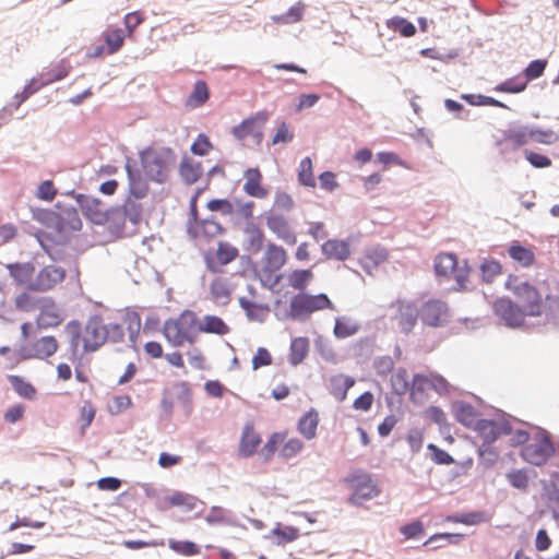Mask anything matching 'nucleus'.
Instances as JSON below:
<instances>
[{"label": "nucleus", "mask_w": 559, "mask_h": 559, "mask_svg": "<svg viewBox=\"0 0 559 559\" xmlns=\"http://www.w3.org/2000/svg\"><path fill=\"white\" fill-rule=\"evenodd\" d=\"M206 207L211 212H219L225 216L231 215L234 213V205L227 199H213L207 202Z\"/></svg>", "instance_id": "62"}, {"label": "nucleus", "mask_w": 559, "mask_h": 559, "mask_svg": "<svg viewBox=\"0 0 559 559\" xmlns=\"http://www.w3.org/2000/svg\"><path fill=\"white\" fill-rule=\"evenodd\" d=\"M332 307L333 305L325 294H297L290 300L289 311L293 318H301Z\"/></svg>", "instance_id": "9"}, {"label": "nucleus", "mask_w": 559, "mask_h": 559, "mask_svg": "<svg viewBox=\"0 0 559 559\" xmlns=\"http://www.w3.org/2000/svg\"><path fill=\"white\" fill-rule=\"evenodd\" d=\"M261 443L260 435L255 431L252 424H247L243 427L240 442H239V454L242 456H251L257 448Z\"/></svg>", "instance_id": "29"}, {"label": "nucleus", "mask_w": 559, "mask_h": 559, "mask_svg": "<svg viewBox=\"0 0 559 559\" xmlns=\"http://www.w3.org/2000/svg\"><path fill=\"white\" fill-rule=\"evenodd\" d=\"M78 202L83 215L94 224L100 225L108 221L109 213L100 200L90 195H80Z\"/></svg>", "instance_id": "20"}, {"label": "nucleus", "mask_w": 559, "mask_h": 559, "mask_svg": "<svg viewBox=\"0 0 559 559\" xmlns=\"http://www.w3.org/2000/svg\"><path fill=\"white\" fill-rule=\"evenodd\" d=\"M386 260L388 251L383 247L376 246L366 249L360 258V264L368 274H372L373 270Z\"/></svg>", "instance_id": "28"}, {"label": "nucleus", "mask_w": 559, "mask_h": 559, "mask_svg": "<svg viewBox=\"0 0 559 559\" xmlns=\"http://www.w3.org/2000/svg\"><path fill=\"white\" fill-rule=\"evenodd\" d=\"M64 277L66 271L61 266L55 264L46 265L35 273L31 290L40 293L51 290L61 284Z\"/></svg>", "instance_id": "12"}, {"label": "nucleus", "mask_w": 559, "mask_h": 559, "mask_svg": "<svg viewBox=\"0 0 559 559\" xmlns=\"http://www.w3.org/2000/svg\"><path fill=\"white\" fill-rule=\"evenodd\" d=\"M558 134L551 129H542L538 126L530 124V140L537 143L550 145L558 141Z\"/></svg>", "instance_id": "47"}, {"label": "nucleus", "mask_w": 559, "mask_h": 559, "mask_svg": "<svg viewBox=\"0 0 559 559\" xmlns=\"http://www.w3.org/2000/svg\"><path fill=\"white\" fill-rule=\"evenodd\" d=\"M429 391H436L439 394L448 393L449 383L442 376L433 372L415 374L411 385V401L415 404L424 403Z\"/></svg>", "instance_id": "6"}, {"label": "nucleus", "mask_w": 559, "mask_h": 559, "mask_svg": "<svg viewBox=\"0 0 559 559\" xmlns=\"http://www.w3.org/2000/svg\"><path fill=\"white\" fill-rule=\"evenodd\" d=\"M493 311L503 325L511 330H522L526 333L543 332L545 324L527 321L528 314L524 309L508 297L498 298L493 304Z\"/></svg>", "instance_id": "2"}, {"label": "nucleus", "mask_w": 559, "mask_h": 559, "mask_svg": "<svg viewBox=\"0 0 559 559\" xmlns=\"http://www.w3.org/2000/svg\"><path fill=\"white\" fill-rule=\"evenodd\" d=\"M179 174L186 183L192 185L201 178L203 168L201 163L185 158L180 163Z\"/></svg>", "instance_id": "39"}, {"label": "nucleus", "mask_w": 559, "mask_h": 559, "mask_svg": "<svg viewBox=\"0 0 559 559\" xmlns=\"http://www.w3.org/2000/svg\"><path fill=\"white\" fill-rule=\"evenodd\" d=\"M321 248L326 259L344 261L350 255V246L345 240L329 239Z\"/></svg>", "instance_id": "32"}, {"label": "nucleus", "mask_w": 559, "mask_h": 559, "mask_svg": "<svg viewBox=\"0 0 559 559\" xmlns=\"http://www.w3.org/2000/svg\"><path fill=\"white\" fill-rule=\"evenodd\" d=\"M57 195V189L51 180L43 181L36 191V198L46 202H51Z\"/></svg>", "instance_id": "63"}, {"label": "nucleus", "mask_w": 559, "mask_h": 559, "mask_svg": "<svg viewBox=\"0 0 559 559\" xmlns=\"http://www.w3.org/2000/svg\"><path fill=\"white\" fill-rule=\"evenodd\" d=\"M142 170L155 182H165L175 165L176 156L169 147H146L140 153Z\"/></svg>", "instance_id": "1"}, {"label": "nucleus", "mask_w": 559, "mask_h": 559, "mask_svg": "<svg viewBox=\"0 0 559 559\" xmlns=\"http://www.w3.org/2000/svg\"><path fill=\"white\" fill-rule=\"evenodd\" d=\"M305 7L300 3L293 5L286 13L275 15L272 20L277 24H293L302 19Z\"/></svg>", "instance_id": "56"}, {"label": "nucleus", "mask_w": 559, "mask_h": 559, "mask_svg": "<svg viewBox=\"0 0 559 559\" xmlns=\"http://www.w3.org/2000/svg\"><path fill=\"white\" fill-rule=\"evenodd\" d=\"M59 348L55 336H43L20 349L23 359H46L51 357Z\"/></svg>", "instance_id": "14"}, {"label": "nucleus", "mask_w": 559, "mask_h": 559, "mask_svg": "<svg viewBox=\"0 0 559 559\" xmlns=\"http://www.w3.org/2000/svg\"><path fill=\"white\" fill-rule=\"evenodd\" d=\"M245 178L243 191L248 195L258 199H263L267 195V190L261 186L262 175L258 168L247 169Z\"/></svg>", "instance_id": "30"}, {"label": "nucleus", "mask_w": 559, "mask_h": 559, "mask_svg": "<svg viewBox=\"0 0 559 559\" xmlns=\"http://www.w3.org/2000/svg\"><path fill=\"white\" fill-rule=\"evenodd\" d=\"M11 277L17 285H25L31 290V284L35 276V267L32 263H14L8 265Z\"/></svg>", "instance_id": "34"}, {"label": "nucleus", "mask_w": 559, "mask_h": 559, "mask_svg": "<svg viewBox=\"0 0 559 559\" xmlns=\"http://www.w3.org/2000/svg\"><path fill=\"white\" fill-rule=\"evenodd\" d=\"M238 257V249L228 242H219L216 252L206 255L207 269L217 272L223 265L233 262Z\"/></svg>", "instance_id": "25"}, {"label": "nucleus", "mask_w": 559, "mask_h": 559, "mask_svg": "<svg viewBox=\"0 0 559 559\" xmlns=\"http://www.w3.org/2000/svg\"><path fill=\"white\" fill-rule=\"evenodd\" d=\"M418 311L423 323L433 328L444 324L449 317L447 304L439 299L427 300Z\"/></svg>", "instance_id": "17"}, {"label": "nucleus", "mask_w": 559, "mask_h": 559, "mask_svg": "<svg viewBox=\"0 0 559 559\" xmlns=\"http://www.w3.org/2000/svg\"><path fill=\"white\" fill-rule=\"evenodd\" d=\"M514 424H524V421L491 405V444L502 436H510Z\"/></svg>", "instance_id": "16"}, {"label": "nucleus", "mask_w": 559, "mask_h": 559, "mask_svg": "<svg viewBox=\"0 0 559 559\" xmlns=\"http://www.w3.org/2000/svg\"><path fill=\"white\" fill-rule=\"evenodd\" d=\"M530 141V124L525 126H509L507 130L502 131V139L496 141L497 146H501L504 142H511L512 150H518Z\"/></svg>", "instance_id": "26"}, {"label": "nucleus", "mask_w": 559, "mask_h": 559, "mask_svg": "<svg viewBox=\"0 0 559 559\" xmlns=\"http://www.w3.org/2000/svg\"><path fill=\"white\" fill-rule=\"evenodd\" d=\"M105 43L109 55L116 53L123 45L124 33L121 28H115L105 33Z\"/></svg>", "instance_id": "55"}, {"label": "nucleus", "mask_w": 559, "mask_h": 559, "mask_svg": "<svg viewBox=\"0 0 559 559\" xmlns=\"http://www.w3.org/2000/svg\"><path fill=\"white\" fill-rule=\"evenodd\" d=\"M485 520V514L480 512H471L448 516V521L453 523H462L465 525H476L484 522Z\"/></svg>", "instance_id": "59"}, {"label": "nucleus", "mask_w": 559, "mask_h": 559, "mask_svg": "<svg viewBox=\"0 0 559 559\" xmlns=\"http://www.w3.org/2000/svg\"><path fill=\"white\" fill-rule=\"evenodd\" d=\"M435 271L438 276H443L445 280H454L460 289L465 288L469 267L466 262L460 264L455 254H438L435 259Z\"/></svg>", "instance_id": "8"}, {"label": "nucleus", "mask_w": 559, "mask_h": 559, "mask_svg": "<svg viewBox=\"0 0 559 559\" xmlns=\"http://www.w3.org/2000/svg\"><path fill=\"white\" fill-rule=\"evenodd\" d=\"M358 331V325L346 318H337L334 326V334L338 338H345L354 335Z\"/></svg>", "instance_id": "57"}, {"label": "nucleus", "mask_w": 559, "mask_h": 559, "mask_svg": "<svg viewBox=\"0 0 559 559\" xmlns=\"http://www.w3.org/2000/svg\"><path fill=\"white\" fill-rule=\"evenodd\" d=\"M96 409L90 401H85L84 404L80 408L79 423L81 425L82 430L84 431L87 427L91 426L95 418Z\"/></svg>", "instance_id": "60"}, {"label": "nucleus", "mask_w": 559, "mask_h": 559, "mask_svg": "<svg viewBox=\"0 0 559 559\" xmlns=\"http://www.w3.org/2000/svg\"><path fill=\"white\" fill-rule=\"evenodd\" d=\"M391 307L394 309L392 320L395 322L399 332L409 334L417 323L418 308L406 300H396Z\"/></svg>", "instance_id": "11"}, {"label": "nucleus", "mask_w": 559, "mask_h": 559, "mask_svg": "<svg viewBox=\"0 0 559 559\" xmlns=\"http://www.w3.org/2000/svg\"><path fill=\"white\" fill-rule=\"evenodd\" d=\"M9 381L14 391L22 397L33 400L36 396V389L32 383L19 376H9Z\"/></svg>", "instance_id": "50"}, {"label": "nucleus", "mask_w": 559, "mask_h": 559, "mask_svg": "<svg viewBox=\"0 0 559 559\" xmlns=\"http://www.w3.org/2000/svg\"><path fill=\"white\" fill-rule=\"evenodd\" d=\"M126 171L129 180V192L135 199L144 198L148 192L147 182L142 178L141 174L134 169L128 162L126 164Z\"/></svg>", "instance_id": "35"}, {"label": "nucleus", "mask_w": 559, "mask_h": 559, "mask_svg": "<svg viewBox=\"0 0 559 559\" xmlns=\"http://www.w3.org/2000/svg\"><path fill=\"white\" fill-rule=\"evenodd\" d=\"M35 323L38 330H47L59 326L63 321V316L55 299L43 297Z\"/></svg>", "instance_id": "15"}, {"label": "nucleus", "mask_w": 559, "mask_h": 559, "mask_svg": "<svg viewBox=\"0 0 559 559\" xmlns=\"http://www.w3.org/2000/svg\"><path fill=\"white\" fill-rule=\"evenodd\" d=\"M391 385L394 393L403 395L406 392H411V385L408 381V374L406 369L400 368L391 376Z\"/></svg>", "instance_id": "49"}, {"label": "nucleus", "mask_w": 559, "mask_h": 559, "mask_svg": "<svg viewBox=\"0 0 559 559\" xmlns=\"http://www.w3.org/2000/svg\"><path fill=\"white\" fill-rule=\"evenodd\" d=\"M555 454L556 444L551 440L550 433L540 427L534 436V442L527 443L520 451L523 461L534 466H543Z\"/></svg>", "instance_id": "5"}, {"label": "nucleus", "mask_w": 559, "mask_h": 559, "mask_svg": "<svg viewBox=\"0 0 559 559\" xmlns=\"http://www.w3.org/2000/svg\"><path fill=\"white\" fill-rule=\"evenodd\" d=\"M507 479L511 487L526 491L528 488L530 477L527 475V471L525 468L511 469L507 473Z\"/></svg>", "instance_id": "53"}, {"label": "nucleus", "mask_w": 559, "mask_h": 559, "mask_svg": "<svg viewBox=\"0 0 559 559\" xmlns=\"http://www.w3.org/2000/svg\"><path fill=\"white\" fill-rule=\"evenodd\" d=\"M269 119L266 111H259L254 116L243 120L240 124L233 128V134L238 140H245L252 135L257 143L261 142L262 128Z\"/></svg>", "instance_id": "18"}, {"label": "nucleus", "mask_w": 559, "mask_h": 559, "mask_svg": "<svg viewBox=\"0 0 559 559\" xmlns=\"http://www.w3.org/2000/svg\"><path fill=\"white\" fill-rule=\"evenodd\" d=\"M309 352V341L306 337H296L290 343L289 362L294 366L300 364Z\"/></svg>", "instance_id": "42"}, {"label": "nucleus", "mask_w": 559, "mask_h": 559, "mask_svg": "<svg viewBox=\"0 0 559 559\" xmlns=\"http://www.w3.org/2000/svg\"><path fill=\"white\" fill-rule=\"evenodd\" d=\"M212 148L210 139L203 133L199 134L191 145V152L200 156L206 155Z\"/></svg>", "instance_id": "64"}, {"label": "nucleus", "mask_w": 559, "mask_h": 559, "mask_svg": "<svg viewBox=\"0 0 559 559\" xmlns=\"http://www.w3.org/2000/svg\"><path fill=\"white\" fill-rule=\"evenodd\" d=\"M222 225L213 218L188 222V234L198 240H210L223 233Z\"/></svg>", "instance_id": "21"}, {"label": "nucleus", "mask_w": 559, "mask_h": 559, "mask_svg": "<svg viewBox=\"0 0 559 559\" xmlns=\"http://www.w3.org/2000/svg\"><path fill=\"white\" fill-rule=\"evenodd\" d=\"M67 331L71 336L72 346L78 347L79 341L82 340L85 352H94L106 343L105 324L97 317L91 318L83 331L80 323L69 322Z\"/></svg>", "instance_id": "4"}, {"label": "nucleus", "mask_w": 559, "mask_h": 559, "mask_svg": "<svg viewBox=\"0 0 559 559\" xmlns=\"http://www.w3.org/2000/svg\"><path fill=\"white\" fill-rule=\"evenodd\" d=\"M43 297H37L29 292H22L14 298V307L22 312H33L40 307Z\"/></svg>", "instance_id": "41"}, {"label": "nucleus", "mask_w": 559, "mask_h": 559, "mask_svg": "<svg viewBox=\"0 0 559 559\" xmlns=\"http://www.w3.org/2000/svg\"><path fill=\"white\" fill-rule=\"evenodd\" d=\"M543 313H545V322L559 325V296L546 294L543 298Z\"/></svg>", "instance_id": "40"}, {"label": "nucleus", "mask_w": 559, "mask_h": 559, "mask_svg": "<svg viewBox=\"0 0 559 559\" xmlns=\"http://www.w3.org/2000/svg\"><path fill=\"white\" fill-rule=\"evenodd\" d=\"M548 64L547 59H534L522 70L521 75L523 80L528 84L530 82L540 78Z\"/></svg>", "instance_id": "44"}, {"label": "nucleus", "mask_w": 559, "mask_h": 559, "mask_svg": "<svg viewBox=\"0 0 559 559\" xmlns=\"http://www.w3.org/2000/svg\"><path fill=\"white\" fill-rule=\"evenodd\" d=\"M277 449L282 459L289 460L302 451L304 443L298 438H288L286 431L273 432L264 444V459L271 460Z\"/></svg>", "instance_id": "7"}, {"label": "nucleus", "mask_w": 559, "mask_h": 559, "mask_svg": "<svg viewBox=\"0 0 559 559\" xmlns=\"http://www.w3.org/2000/svg\"><path fill=\"white\" fill-rule=\"evenodd\" d=\"M273 535L278 537V543H292L296 540L299 537V531L296 527L293 526H284V527H275L272 531Z\"/></svg>", "instance_id": "61"}, {"label": "nucleus", "mask_w": 559, "mask_h": 559, "mask_svg": "<svg viewBox=\"0 0 559 559\" xmlns=\"http://www.w3.org/2000/svg\"><path fill=\"white\" fill-rule=\"evenodd\" d=\"M176 405H182L186 411L191 408V392L186 384H178L164 394L162 401L164 412L170 414Z\"/></svg>", "instance_id": "22"}, {"label": "nucleus", "mask_w": 559, "mask_h": 559, "mask_svg": "<svg viewBox=\"0 0 559 559\" xmlns=\"http://www.w3.org/2000/svg\"><path fill=\"white\" fill-rule=\"evenodd\" d=\"M168 547L178 555L190 557L197 556L201 552L200 547L190 540H177L174 538L168 539Z\"/></svg>", "instance_id": "48"}, {"label": "nucleus", "mask_w": 559, "mask_h": 559, "mask_svg": "<svg viewBox=\"0 0 559 559\" xmlns=\"http://www.w3.org/2000/svg\"><path fill=\"white\" fill-rule=\"evenodd\" d=\"M348 481L353 488V493L349 497L348 502L353 506H360L364 501L377 497L380 492L370 475L362 474L353 476Z\"/></svg>", "instance_id": "13"}, {"label": "nucleus", "mask_w": 559, "mask_h": 559, "mask_svg": "<svg viewBox=\"0 0 559 559\" xmlns=\"http://www.w3.org/2000/svg\"><path fill=\"white\" fill-rule=\"evenodd\" d=\"M210 98V91L204 81H197L191 94L185 102V107L195 109L203 106Z\"/></svg>", "instance_id": "37"}, {"label": "nucleus", "mask_w": 559, "mask_h": 559, "mask_svg": "<svg viewBox=\"0 0 559 559\" xmlns=\"http://www.w3.org/2000/svg\"><path fill=\"white\" fill-rule=\"evenodd\" d=\"M311 270H294L287 275V284L296 290H304L313 280Z\"/></svg>", "instance_id": "43"}, {"label": "nucleus", "mask_w": 559, "mask_h": 559, "mask_svg": "<svg viewBox=\"0 0 559 559\" xmlns=\"http://www.w3.org/2000/svg\"><path fill=\"white\" fill-rule=\"evenodd\" d=\"M210 290L215 301L227 302L230 298L231 290L227 278H214L211 283Z\"/></svg>", "instance_id": "46"}, {"label": "nucleus", "mask_w": 559, "mask_h": 559, "mask_svg": "<svg viewBox=\"0 0 559 559\" xmlns=\"http://www.w3.org/2000/svg\"><path fill=\"white\" fill-rule=\"evenodd\" d=\"M267 228L287 245H295L297 237L292 229L288 219L276 213H272L266 217Z\"/></svg>", "instance_id": "23"}, {"label": "nucleus", "mask_w": 559, "mask_h": 559, "mask_svg": "<svg viewBox=\"0 0 559 559\" xmlns=\"http://www.w3.org/2000/svg\"><path fill=\"white\" fill-rule=\"evenodd\" d=\"M198 332L224 336L230 332V328L221 317L206 314L201 320L198 319Z\"/></svg>", "instance_id": "27"}, {"label": "nucleus", "mask_w": 559, "mask_h": 559, "mask_svg": "<svg viewBox=\"0 0 559 559\" xmlns=\"http://www.w3.org/2000/svg\"><path fill=\"white\" fill-rule=\"evenodd\" d=\"M386 26L395 32H399L404 37H412L416 33V27L413 23L401 16H393L386 21Z\"/></svg>", "instance_id": "52"}, {"label": "nucleus", "mask_w": 559, "mask_h": 559, "mask_svg": "<svg viewBox=\"0 0 559 559\" xmlns=\"http://www.w3.org/2000/svg\"><path fill=\"white\" fill-rule=\"evenodd\" d=\"M312 160L310 157L301 159L298 169V180L302 186L316 187V178L313 176Z\"/></svg>", "instance_id": "54"}, {"label": "nucleus", "mask_w": 559, "mask_h": 559, "mask_svg": "<svg viewBox=\"0 0 559 559\" xmlns=\"http://www.w3.org/2000/svg\"><path fill=\"white\" fill-rule=\"evenodd\" d=\"M247 250L251 253H258L263 248L264 233L254 223L247 224L245 228Z\"/></svg>", "instance_id": "38"}, {"label": "nucleus", "mask_w": 559, "mask_h": 559, "mask_svg": "<svg viewBox=\"0 0 559 559\" xmlns=\"http://www.w3.org/2000/svg\"><path fill=\"white\" fill-rule=\"evenodd\" d=\"M527 87L526 82L521 74L509 78L493 87V91L500 93L518 94Z\"/></svg>", "instance_id": "45"}, {"label": "nucleus", "mask_w": 559, "mask_h": 559, "mask_svg": "<svg viewBox=\"0 0 559 559\" xmlns=\"http://www.w3.org/2000/svg\"><path fill=\"white\" fill-rule=\"evenodd\" d=\"M319 421V413L311 408L298 420L297 429L307 440H312L317 437Z\"/></svg>", "instance_id": "36"}, {"label": "nucleus", "mask_w": 559, "mask_h": 559, "mask_svg": "<svg viewBox=\"0 0 559 559\" xmlns=\"http://www.w3.org/2000/svg\"><path fill=\"white\" fill-rule=\"evenodd\" d=\"M165 338L175 347L197 341L198 317L191 310L182 311L178 318L168 320L163 328Z\"/></svg>", "instance_id": "3"}, {"label": "nucleus", "mask_w": 559, "mask_h": 559, "mask_svg": "<svg viewBox=\"0 0 559 559\" xmlns=\"http://www.w3.org/2000/svg\"><path fill=\"white\" fill-rule=\"evenodd\" d=\"M287 262L286 250L273 242H270L265 247V251L262 257V264L265 272L274 273L280 271Z\"/></svg>", "instance_id": "24"}, {"label": "nucleus", "mask_w": 559, "mask_h": 559, "mask_svg": "<svg viewBox=\"0 0 559 559\" xmlns=\"http://www.w3.org/2000/svg\"><path fill=\"white\" fill-rule=\"evenodd\" d=\"M122 323L127 325L129 340L134 345L141 329V317L135 311H127L122 317Z\"/></svg>", "instance_id": "51"}, {"label": "nucleus", "mask_w": 559, "mask_h": 559, "mask_svg": "<svg viewBox=\"0 0 559 559\" xmlns=\"http://www.w3.org/2000/svg\"><path fill=\"white\" fill-rule=\"evenodd\" d=\"M355 384V379L343 373L334 374L329 379V391L340 402L347 397V392Z\"/></svg>", "instance_id": "31"}, {"label": "nucleus", "mask_w": 559, "mask_h": 559, "mask_svg": "<svg viewBox=\"0 0 559 559\" xmlns=\"http://www.w3.org/2000/svg\"><path fill=\"white\" fill-rule=\"evenodd\" d=\"M523 154L525 159L530 163V165L537 169H543L550 167L552 162L551 158L545 154L534 152L531 150H523Z\"/></svg>", "instance_id": "58"}, {"label": "nucleus", "mask_w": 559, "mask_h": 559, "mask_svg": "<svg viewBox=\"0 0 559 559\" xmlns=\"http://www.w3.org/2000/svg\"><path fill=\"white\" fill-rule=\"evenodd\" d=\"M454 416L464 426L473 428L479 433H485L489 426V421L484 420L479 417L477 411L469 404L459 402L454 405Z\"/></svg>", "instance_id": "19"}, {"label": "nucleus", "mask_w": 559, "mask_h": 559, "mask_svg": "<svg viewBox=\"0 0 559 559\" xmlns=\"http://www.w3.org/2000/svg\"><path fill=\"white\" fill-rule=\"evenodd\" d=\"M508 253L510 258L518 262L522 267H530L535 262L534 251L518 240H513L510 243Z\"/></svg>", "instance_id": "33"}, {"label": "nucleus", "mask_w": 559, "mask_h": 559, "mask_svg": "<svg viewBox=\"0 0 559 559\" xmlns=\"http://www.w3.org/2000/svg\"><path fill=\"white\" fill-rule=\"evenodd\" d=\"M516 302L524 309L528 317L543 314V295L528 281L520 282L512 288Z\"/></svg>", "instance_id": "10"}]
</instances>
